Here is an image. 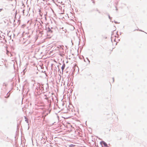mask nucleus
Masks as SVG:
<instances>
[{
	"mask_svg": "<svg viewBox=\"0 0 147 147\" xmlns=\"http://www.w3.org/2000/svg\"><path fill=\"white\" fill-rule=\"evenodd\" d=\"M51 94L52 95L53 93H51Z\"/></svg>",
	"mask_w": 147,
	"mask_h": 147,
	"instance_id": "obj_19",
	"label": "nucleus"
},
{
	"mask_svg": "<svg viewBox=\"0 0 147 147\" xmlns=\"http://www.w3.org/2000/svg\"><path fill=\"white\" fill-rule=\"evenodd\" d=\"M9 53V52H8L7 53V54H8V53Z\"/></svg>",
	"mask_w": 147,
	"mask_h": 147,
	"instance_id": "obj_16",
	"label": "nucleus"
},
{
	"mask_svg": "<svg viewBox=\"0 0 147 147\" xmlns=\"http://www.w3.org/2000/svg\"><path fill=\"white\" fill-rule=\"evenodd\" d=\"M25 70H26V69H24V70H23V72H25Z\"/></svg>",
	"mask_w": 147,
	"mask_h": 147,
	"instance_id": "obj_12",
	"label": "nucleus"
},
{
	"mask_svg": "<svg viewBox=\"0 0 147 147\" xmlns=\"http://www.w3.org/2000/svg\"><path fill=\"white\" fill-rule=\"evenodd\" d=\"M108 17H109V18L110 19V20H111V17H110V15L108 14Z\"/></svg>",
	"mask_w": 147,
	"mask_h": 147,
	"instance_id": "obj_8",
	"label": "nucleus"
},
{
	"mask_svg": "<svg viewBox=\"0 0 147 147\" xmlns=\"http://www.w3.org/2000/svg\"><path fill=\"white\" fill-rule=\"evenodd\" d=\"M65 67V63H63V65L61 67V68L63 72V70Z\"/></svg>",
	"mask_w": 147,
	"mask_h": 147,
	"instance_id": "obj_4",
	"label": "nucleus"
},
{
	"mask_svg": "<svg viewBox=\"0 0 147 147\" xmlns=\"http://www.w3.org/2000/svg\"><path fill=\"white\" fill-rule=\"evenodd\" d=\"M53 28L52 27H48V28L46 27V30L48 34L52 33L53 32Z\"/></svg>",
	"mask_w": 147,
	"mask_h": 147,
	"instance_id": "obj_1",
	"label": "nucleus"
},
{
	"mask_svg": "<svg viewBox=\"0 0 147 147\" xmlns=\"http://www.w3.org/2000/svg\"><path fill=\"white\" fill-rule=\"evenodd\" d=\"M53 96H51L49 97V99H48V100H47L48 102V103H49V105L50 106L51 104V100H53Z\"/></svg>",
	"mask_w": 147,
	"mask_h": 147,
	"instance_id": "obj_2",
	"label": "nucleus"
},
{
	"mask_svg": "<svg viewBox=\"0 0 147 147\" xmlns=\"http://www.w3.org/2000/svg\"><path fill=\"white\" fill-rule=\"evenodd\" d=\"M40 89V90L42 91L44 90L43 87L42 86H39V87L38 88Z\"/></svg>",
	"mask_w": 147,
	"mask_h": 147,
	"instance_id": "obj_6",
	"label": "nucleus"
},
{
	"mask_svg": "<svg viewBox=\"0 0 147 147\" xmlns=\"http://www.w3.org/2000/svg\"><path fill=\"white\" fill-rule=\"evenodd\" d=\"M116 10H117V8L116 7Z\"/></svg>",
	"mask_w": 147,
	"mask_h": 147,
	"instance_id": "obj_14",
	"label": "nucleus"
},
{
	"mask_svg": "<svg viewBox=\"0 0 147 147\" xmlns=\"http://www.w3.org/2000/svg\"><path fill=\"white\" fill-rule=\"evenodd\" d=\"M114 22H115V23H116V24L118 23V22H116V21H114Z\"/></svg>",
	"mask_w": 147,
	"mask_h": 147,
	"instance_id": "obj_10",
	"label": "nucleus"
},
{
	"mask_svg": "<svg viewBox=\"0 0 147 147\" xmlns=\"http://www.w3.org/2000/svg\"><path fill=\"white\" fill-rule=\"evenodd\" d=\"M62 29H63H63H64L63 28H62Z\"/></svg>",
	"mask_w": 147,
	"mask_h": 147,
	"instance_id": "obj_15",
	"label": "nucleus"
},
{
	"mask_svg": "<svg viewBox=\"0 0 147 147\" xmlns=\"http://www.w3.org/2000/svg\"><path fill=\"white\" fill-rule=\"evenodd\" d=\"M102 142L103 143L104 146L106 147H109L107 146V144L104 141H102Z\"/></svg>",
	"mask_w": 147,
	"mask_h": 147,
	"instance_id": "obj_3",
	"label": "nucleus"
},
{
	"mask_svg": "<svg viewBox=\"0 0 147 147\" xmlns=\"http://www.w3.org/2000/svg\"><path fill=\"white\" fill-rule=\"evenodd\" d=\"M62 47H63V46H60V47H61V48H62Z\"/></svg>",
	"mask_w": 147,
	"mask_h": 147,
	"instance_id": "obj_13",
	"label": "nucleus"
},
{
	"mask_svg": "<svg viewBox=\"0 0 147 147\" xmlns=\"http://www.w3.org/2000/svg\"><path fill=\"white\" fill-rule=\"evenodd\" d=\"M2 10V9H0V12Z\"/></svg>",
	"mask_w": 147,
	"mask_h": 147,
	"instance_id": "obj_11",
	"label": "nucleus"
},
{
	"mask_svg": "<svg viewBox=\"0 0 147 147\" xmlns=\"http://www.w3.org/2000/svg\"><path fill=\"white\" fill-rule=\"evenodd\" d=\"M24 118L25 119V121L26 122V123H28V125L29 124L28 123V119L26 117L24 116Z\"/></svg>",
	"mask_w": 147,
	"mask_h": 147,
	"instance_id": "obj_5",
	"label": "nucleus"
},
{
	"mask_svg": "<svg viewBox=\"0 0 147 147\" xmlns=\"http://www.w3.org/2000/svg\"><path fill=\"white\" fill-rule=\"evenodd\" d=\"M45 97V99L47 100H48V99H49V97H47V96L46 95H44Z\"/></svg>",
	"mask_w": 147,
	"mask_h": 147,
	"instance_id": "obj_7",
	"label": "nucleus"
},
{
	"mask_svg": "<svg viewBox=\"0 0 147 147\" xmlns=\"http://www.w3.org/2000/svg\"><path fill=\"white\" fill-rule=\"evenodd\" d=\"M88 59V60L89 61V62H90V61H89V60H88V58H87Z\"/></svg>",
	"mask_w": 147,
	"mask_h": 147,
	"instance_id": "obj_18",
	"label": "nucleus"
},
{
	"mask_svg": "<svg viewBox=\"0 0 147 147\" xmlns=\"http://www.w3.org/2000/svg\"><path fill=\"white\" fill-rule=\"evenodd\" d=\"M113 82H114V78H113Z\"/></svg>",
	"mask_w": 147,
	"mask_h": 147,
	"instance_id": "obj_9",
	"label": "nucleus"
},
{
	"mask_svg": "<svg viewBox=\"0 0 147 147\" xmlns=\"http://www.w3.org/2000/svg\"><path fill=\"white\" fill-rule=\"evenodd\" d=\"M9 53V52H8L7 53V54H8V53Z\"/></svg>",
	"mask_w": 147,
	"mask_h": 147,
	"instance_id": "obj_17",
	"label": "nucleus"
}]
</instances>
